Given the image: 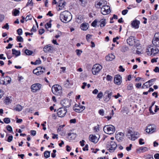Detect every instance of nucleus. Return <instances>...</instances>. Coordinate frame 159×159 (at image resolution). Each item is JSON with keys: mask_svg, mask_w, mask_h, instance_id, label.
<instances>
[{"mask_svg": "<svg viewBox=\"0 0 159 159\" xmlns=\"http://www.w3.org/2000/svg\"><path fill=\"white\" fill-rule=\"evenodd\" d=\"M75 52L76 53L77 55L78 56H80L82 52V51L79 49H76L75 50Z\"/></svg>", "mask_w": 159, "mask_h": 159, "instance_id": "a18cd8bd", "label": "nucleus"}, {"mask_svg": "<svg viewBox=\"0 0 159 159\" xmlns=\"http://www.w3.org/2000/svg\"><path fill=\"white\" fill-rule=\"evenodd\" d=\"M72 19L71 14L67 11H64L60 13V20L64 23L70 21Z\"/></svg>", "mask_w": 159, "mask_h": 159, "instance_id": "f257e3e1", "label": "nucleus"}, {"mask_svg": "<svg viewBox=\"0 0 159 159\" xmlns=\"http://www.w3.org/2000/svg\"><path fill=\"white\" fill-rule=\"evenodd\" d=\"M17 32L18 34L19 35H20L22 34V31L21 29H19L17 30Z\"/></svg>", "mask_w": 159, "mask_h": 159, "instance_id": "6e6d98bb", "label": "nucleus"}, {"mask_svg": "<svg viewBox=\"0 0 159 159\" xmlns=\"http://www.w3.org/2000/svg\"><path fill=\"white\" fill-rule=\"evenodd\" d=\"M3 121L6 124H9L10 122V119L9 118H5L4 119Z\"/></svg>", "mask_w": 159, "mask_h": 159, "instance_id": "79ce46f5", "label": "nucleus"}, {"mask_svg": "<svg viewBox=\"0 0 159 159\" xmlns=\"http://www.w3.org/2000/svg\"><path fill=\"white\" fill-rule=\"evenodd\" d=\"M32 16L30 14L27 15L25 18V20L27 21L31 20L32 19Z\"/></svg>", "mask_w": 159, "mask_h": 159, "instance_id": "09e8293b", "label": "nucleus"}, {"mask_svg": "<svg viewBox=\"0 0 159 159\" xmlns=\"http://www.w3.org/2000/svg\"><path fill=\"white\" fill-rule=\"evenodd\" d=\"M53 48L50 44L48 45L45 46L43 48V50L45 52H51L53 50Z\"/></svg>", "mask_w": 159, "mask_h": 159, "instance_id": "2eb2a0df", "label": "nucleus"}, {"mask_svg": "<svg viewBox=\"0 0 159 159\" xmlns=\"http://www.w3.org/2000/svg\"><path fill=\"white\" fill-rule=\"evenodd\" d=\"M110 12V7L108 6L104 5L101 8V12L103 15H107Z\"/></svg>", "mask_w": 159, "mask_h": 159, "instance_id": "9b49d317", "label": "nucleus"}, {"mask_svg": "<svg viewBox=\"0 0 159 159\" xmlns=\"http://www.w3.org/2000/svg\"><path fill=\"white\" fill-rule=\"evenodd\" d=\"M66 130L65 128L64 130L63 129L60 130V135L61 136H64L65 135L66 133Z\"/></svg>", "mask_w": 159, "mask_h": 159, "instance_id": "c03bdc74", "label": "nucleus"}, {"mask_svg": "<svg viewBox=\"0 0 159 159\" xmlns=\"http://www.w3.org/2000/svg\"><path fill=\"white\" fill-rule=\"evenodd\" d=\"M41 86L42 85L40 84L36 83L33 84L31 87L32 92L33 93L36 92L41 89Z\"/></svg>", "mask_w": 159, "mask_h": 159, "instance_id": "9d476101", "label": "nucleus"}, {"mask_svg": "<svg viewBox=\"0 0 159 159\" xmlns=\"http://www.w3.org/2000/svg\"><path fill=\"white\" fill-rule=\"evenodd\" d=\"M159 33H156L152 40L153 45L157 47H159Z\"/></svg>", "mask_w": 159, "mask_h": 159, "instance_id": "6e6552de", "label": "nucleus"}, {"mask_svg": "<svg viewBox=\"0 0 159 159\" xmlns=\"http://www.w3.org/2000/svg\"><path fill=\"white\" fill-rule=\"evenodd\" d=\"M44 157L48 158L50 156V152L48 151H45L44 153Z\"/></svg>", "mask_w": 159, "mask_h": 159, "instance_id": "c9c22d12", "label": "nucleus"}, {"mask_svg": "<svg viewBox=\"0 0 159 159\" xmlns=\"http://www.w3.org/2000/svg\"><path fill=\"white\" fill-rule=\"evenodd\" d=\"M89 138L90 141L94 143H96L98 141V137L95 135H90Z\"/></svg>", "mask_w": 159, "mask_h": 159, "instance_id": "6ab92c4d", "label": "nucleus"}, {"mask_svg": "<svg viewBox=\"0 0 159 159\" xmlns=\"http://www.w3.org/2000/svg\"><path fill=\"white\" fill-rule=\"evenodd\" d=\"M12 54L17 57L20 55V51H17L15 49H12Z\"/></svg>", "mask_w": 159, "mask_h": 159, "instance_id": "bb28decb", "label": "nucleus"}, {"mask_svg": "<svg viewBox=\"0 0 159 159\" xmlns=\"http://www.w3.org/2000/svg\"><path fill=\"white\" fill-rule=\"evenodd\" d=\"M98 113L99 114L102 116H103L104 115V111L103 109H100L99 110Z\"/></svg>", "mask_w": 159, "mask_h": 159, "instance_id": "5fc2aeb1", "label": "nucleus"}, {"mask_svg": "<svg viewBox=\"0 0 159 159\" xmlns=\"http://www.w3.org/2000/svg\"><path fill=\"white\" fill-rule=\"evenodd\" d=\"M67 112L66 109L65 107H60V117H64Z\"/></svg>", "mask_w": 159, "mask_h": 159, "instance_id": "412c9836", "label": "nucleus"}, {"mask_svg": "<svg viewBox=\"0 0 159 159\" xmlns=\"http://www.w3.org/2000/svg\"><path fill=\"white\" fill-rule=\"evenodd\" d=\"M13 139V136L12 135L9 136L7 138V141L8 142H11Z\"/></svg>", "mask_w": 159, "mask_h": 159, "instance_id": "603ef678", "label": "nucleus"}, {"mask_svg": "<svg viewBox=\"0 0 159 159\" xmlns=\"http://www.w3.org/2000/svg\"><path fill=\"white\" fill-rule=\"evenodd\" d=\"M32 0H28V2L27 3L26 7H28V6H32L33 5V2H32Z\"/></svg>", "mask_w": 159, "mask_h": 159, "instance_id": "e433bc0d", "label": "nucleus"}, {"mask_svg": "<svg viewBox=\"0 0 159 159\" xmlns=\"http://www.w3.org/2000/svg\"><path fill=\"white\" fill-rule=\"evenodd\" d=\"M11 98L12 97L11 96L6 97L3 101L7 105H9L12 101Z\"/></svg>", "mask_w": 159, "mask_h": 159, "instance_id": "4be33fe9", "label": "nucleus"}, {"mask_svg": "<svg viewBox=\"0 0 159 159\" xmlns=\"http://www.w3.org/2000/svg\"><path fill=\"white\" fill-rule=\"evenodd\" d=\"M76 137V134L73 133H69L68 134V138L70 140H73Z\"/></svg>", "mask_w": 159, "mask_h": 159, "instance_id": "a878e982", "label": "nucleus"}, {"mask_svg": "<svg viewBox=\"0 0 159 159\" xmlns=\"http://www.w3.org/2000/svg\"><path fill=\"white\" fill-rule=\"evenodd\" d=\"M50 21L49 22H48L45 25V26L46 29H47L48 28H50L51 27L52 24Z\"/></svg>", "mask_w": 159, "mask_h": 159, "instance_id": "58836bf2", "label": "nucleus"}, {"mask_svg": "<svg viewBox=\"0 0 159 159\" xmlns=\"http://www.w3.org/2000/svg\"><path fill=\"white\" fill-rule=\"evenodd\" d=\"M116 147L117 144L116 143L113 141L108 143L107 145V148L110 152L113 151L116 149Z\"/></svg>", "mask_w": 159, "mask_h": 159, "instance_id": "423d86ee", "label": "nucleus"}, {"mask_svg": "<svg viewBox=\"0 0 159 159\" xmlns=\"http://www.w3.org/2000/svg\"><path fill=\"white\" fill-rule=\"evenodd\" d=\"M81 5L82 6H84L86 3L87 0H79Z\"/></svg>", "mask_w": 159, "mask_h": 159, "instance_id": "a19ab883", "label": "nucleus"}, {"mask_svg": "<svg viewBox=\"0 0 159 159\" xmlns=\"http://www.w3.org/2000/svg\"><path fill=\"white\" fill-rule=\"evenodd\" d=\"M148 150V148L146 147H141L137 150V151L139 152H145Z\"/></svg>", "mask_w": 159, "mask_h": 159, "instance_id": "393cba45", "label": "nucleus"}, {"mask_svg": "<svg viewBox=\"0 0 159 159\" xmlns=\"http://www.w3.org/2000/svg\"><path fill=\"white\" fill-rule=\"evenodd\" d=\"M157 47L152 45L148 46L146 51L147 55L149 56L152 55L153 56H155L156 54L158 53L159 51V49Z\"/></svg>", "mask_w": 159, "mask_h": 159, "instance_id": "f03ea898", "label": "nucleus"}, {"mask_svg": "<svg viewBox=\"0 0 159 159\" xmlns=\"http://www.w3.org/2000/svg\"><path fill=\"white\" fill-rule=\"evenodd\" d=\"M25 53L26 55H31L33 54V52L31 50L26 49L25 50Z\"/></svg>", "mask_w": 159, "mask_h": 159, "instance_id": "2f4dec72", "label": "nucleus"}, {"mask_svg": "<svg viewBox=\"0 0 159 159\" xmlns=\"http://www.w3.org/2000/svg\"><path fill=\"white\" fill-rule=\"evenodd\" d=\"M145 87H146V88H147L150 87L149 86V83L148 82V81L143 84V85L142 86V88L143 89H144L145 88Z\"/></svg>", "mask_w": 159, "mask_h": 159, "instance_id": "37998d69", "label": "nucleus"}, {"mask_svg": "<svg viewBox=\"0 0 159 159\" xmlns=\"http://www.w3.org/2000/svg\"><path fill=\"white\" fill-rule=\"evenodd\" d=\"M156 129V126L155 125H150L147 127L146 129V132L148 134H151L155 131Z\"/></svg>", "mask_w": 159, "mask_h": 159, "instance_id": "f8f14e48", "label": "nucleus"}, {"mask_svg": "<svg viewBox=\"0 0 159 159\" xmlns=\"http://www.w3.org/2000/svg\"><path fill=\"white\" fill-rule=\"evenodd\" d=\"M97 25H98V20H97L95 19L94 20L92 23L91 25L92 26L94 27H96Z\"/></svg>", "mask_w": 159, "mask_h": 159, "instance_id": "473e14b6", "label": "nucleus"}, {"mask_svg": "<svg viewBox=\"0 0 159 159\" xmlns=\"http://www.w3.org/2000/svg\"><path fill=\"white\" fill-rule=\"evenodd\" d=\"M41 63V61L40 60H37L34 62V64L35 65L39 64Z\"/></svg>", "mask_w": 159, "mask_h": 159, "instance_id": "4d7b16f0", "label": "nucleus"}, {"mask_svg": "<svg viewBox=\"0 0 159 159\" xmlns=\"http://www.w3.org/2000/svg\"><path fill=\"white\" fill-rule=\"evenodd\" d=\"M156 79L155 78L152 79L148 81V82L149 84V86H151L153 85L154 82L156 81Z\"/></svg>", "mask_w": 159, "mask_h": 159, "instance_id": "72a5a7b5", "label": "nucleus"}, {"mask_svg": "<svg viewBox=\"0 0 159 159\" xmlns=\"http://www.w3.org/2000/svg\"><path fill=\"white\" fill-rule=\"evenodd\" d=\"M113 77L109 75H107V76L106 80L108 81H111L112 80Z\"/></svg>", "mask_w": 159, "mask_h": 159, "instance_id": "de8ad7c7", "label": "nucleus"}, {"mask_svg": "<svg viewBox=\"0 0 159 159\" xmlns=\"http://www.w3.org/2000/svg\"><path fill=\"white\" fill-rule=\"evenodd\" d=\"M103 93L102 92H100L98 94L96 98H99L101 99L102 98L103 96Z\"/></svg>", "mask_w": 159, "mask_h": 159, "instance_id": "49530a36", "label": "nucleus"}, {"mask_svg": "<svg viewBox=\"0 0 159 159\" xmlns=\"http://www.w3.org/2000/svg\"><path fill=\"white\" fill-rule=\"evenodd\" d=\"M12 13L13 16H16L19 15L20 11L16 9H15L13 10Z\"/></svg>", "mask_w": 159, "mask_h": 159, "instance_id": "c756f323", "label": "nucleus"}, {"mask_svg": "<svg viewBox=\"0 0 159 159\" xmlns=\"http://www.w3.org/2000/svg\"><path fill=\"white\" fill-rule=\"evenodd\" d=\"M127 89L128 90H131L133 88V85L132 83H129L127 87Z\"/></svg>", "mask_w": 159, "mask_h": 159, "instance_id": "4c0bfd02", "label": "nucleus"}, {"mask_svg": "<svg viewBox=\"0 0 159 159\" xmlns=\"http://www.w3.org/2000/svg\"><path fill=\"white\" fill-rule=\"evenodd\" d=\"M103 129L106 133L109 134H113L115 131V127L112 125H105Z\"/></svg>", "mask_w": 159, "mask_h": 159, "instance_id": "20e7f679", "label": "nucleus"}, {"mask_svg": "<svg viewBox=\"0 0 159 159\" xmlns=\"http://www.w3.org/2000/svg\"><path fill=\"white\" fill-rule=\"evenodd\" d=\"M44 71L45 69L43 68L42 67H41V69H40V70H39V75H40L43 74Z\"/></svg>", "mask_w": 159, "mask_h": 159, "instance_id": "8fccbe9b", "label": "nucleus"}, {"mask_svg": "<svg viewBox=\"0 0 159 159\" xmlns=\"http://www.w3.org/2000/svg\"><path fill=\"white\" fill-rule=\"evenodd\" d=\"M44 31H45L44 29H40L39 31V34H42L44 32Z\"/></svg>", "mask_w": 159, "mask_h": 159, "instance_id": "0e129e2a", "label": "nucleus"}, {"mask_svg": "<svg viewBox=\"0 0 159 159\" xmlns=\"http://www.w3.org/2000/svg\"><path fill=\"white\" fill-rule=\"evenodd\" d=\"M60 10L63 8L65 6L66 2L63 0H60Z\"/></svg>", "mask_w": 159, "mask_h": 159, "instance_id": "cd10ccee", "label": "nucleus"}, {"mask_svg": "<svg viewBox=\"0 0 159 159\" xmlns=\"http://www.w3.org/2000/svg\"><path fill=\"white\" fill-rule=\"evenodd\" d=\"M17 41L18 42H23V39L22 37L20 36H17L16 37Z\"/></svg>", "mask_w": 159, "mask_h": 159, "instance_id": "ea45409f", "label": "nucleus"}, {"mask_svg": "<svg viewBox=\"0 0 159 159\" xmlns=\"http://www.w3.org/2000/svg\"><path fill=\"white\" fill-rule=\"evenodd\" d=\"M127 43L130 46H132L134 43V37L132 36L129 37L127 40Z\"/></svg>", "mask_w": 159, "mask_h": 159, "instance_id": "a211bd4d", "label": "nucleus"}, {"mask_svg": "<svg viewBox=\"0 0 159 159\" xmlns=\"http://www.w3.org/2000/svg\"><path fill=\"white\" fill-rule=\"evenodd\" d=\"M143 140V139H140L139 141V144L140 145H143L145 143L144 142H143L142 141Z\"/></svg>", "mask_w": 159, "mask_h": 159, "instance_id": "69168bd1", "label": "nucleus"}, {"mask_svg": "<svg viewBox=\"0 0 159 159\" xmlns=\"http://www.w3.org/2000/svg\"><path fill=\"white\" fill-rule=\"evenodd\" d=\"M105 93H107V95L106 96V97H107L108 98H109V99H111V97L112 96L113 93L111 92H110L109 91H106L105 92Z\"/></svg>", "mask_w": 159, "mask_h": 159, "instance_id": "c85d7f7f", "label": "nucleus"}, {"mask_svg": "<svg viewBox=\"0 0 159 159\" xmlns=\"http://www.w3.org/2000/svg\"><path fill=\"white\" fill-rule=\"evenodd\" d=\"M59 85L56 84L54 85L52 88V91L53 94L56 95H58L60 92L58 88L59 87Z\"/></svg>", "mask_w": 159, "mask_h": 159, "instance_id": "4468645a", "label": "nucleus"}, {"mask_svg": "<svg viewBox=\"0 0 159 159\" xmlns=\"http://www.w3.org/2000/svg\"><path fill=\"white\" fill-rule=\"evenodd\" d=\"M3 79L0 81V84L6 85L10 84L11 81V78L8 76L3 77Z\"/></svg>", "mask_w": 159, "mask_h": 159, "instance_id": "1a4fd4ad", "label": "nucleus"}, {"mask_svg": "<svg viewBox=\"0 0 159 159\" xmlns=\"http://www.w3.org/2000/svg\"><path fill=\"white\" fill-rule=\"evenodd\" d=\"M85 109V107L81 105L80 103L75 104L73 107V110L75 112L80 113L83 111Z\"/></svg>", "mask_w": 159, "mask_h": 159, "instance_id": "0eeeda50", "label": "nucleus"}, {"mask_svg": "<svg viewBox=\"0 0 159 159\" xmlns=\"http://www.w3.org/2000/svg\"><path fill=\"white\" fill-rule=\"evenodd\" d=\"M60 104L63 106L62 107H67L69 106V100L67 99H64L62 100L60 102Z\"/></svg>", "mask_w": 159, "mask_h": 159, "instance_id": "f3484780", "label": "nucleus"}, {"mask_svg": "<svg viewBox=\"0 0 159 159\" xmlns=\"http://www.w3.org/2000/svg\"><path fill=\"white\" fill-rule=\"evenodd\" d=\"M66 69V67H60V73L61 72H62L63 73L65 72Z\"/></svg>", "mask_w": 159, "mask_h": 159, "instance_id": "bf43d9fd", "label": "nucleus"}, {"mask_svg": "<svg viewBox=\"0 0 159 159\" xmlns=\"http://www.w3.org/2000/svg\"><path fill=\"white\" fill-rule=\"evenodd\" d=\"M140 22L139 21L135 20L131 23L132 27L135 29H138L139 28Z\"/></svg>", "mask_w": 159, "mask_h": 159, "instance_id": "dca6fc26", "label": "nucleus"}, {"mask_svg": "<svg viewBox=\"0 0 159 159\" xmlns=\"http://www.w3.org/2000/svg\"><path fill=\"white\" fill-rule=\"evenodd\" d=\"M31 134L33 136H35L36 134V131L35 130H32L30 131Z\"/></svg>", "mask_w": 159, "mask_h": 159, "instance_id": "680f3d73", "label": "nucleus"}, {"mask_svg": "<svg viewBox=\"0 0 159 159\" xmlns=\"http://www.w3.org/2000/svg\"><path fill=\"white\" fill-rule=\"evenodd\" d=\"M154 157L156 159H159V154H155L154 155Z\"/></svg>", "mask_w": 159, "mask_h": 159, "instance_id": "774afa93", "label": "nucleus"}, {"mask_svg": "<svg viewBox=\"0 0 159 159\" xmlns=\"http://www.w3.org/2000/svg\"><path fill=\"white\" fill-rule=\"evenodd\" d=\"M89 27V24L86 23H84L81 24L80 28L83 30H87Z\"/></svg>", "mask_w": 159, "mask_h": 159, "instance_id": "b1692460", "label": "nucleus"}, {"mask_svg": "<svg viewBox=\"0 0 159 159\" xmlns=\"http://www.w3.org/2000/svg\"><path fill=\"white\" fill-rule=\"evenodd\" d=\"M106 24V20L104 19H102L100 20H98V26H100L101 28H102Z\"/></svg>", "mask_w": 159, "mask_h": 159, "instance_id": "5701e85b", "label": "nucleus"}, {"mask_svg": "<svg viewBox=\"0 0 159 159\" xmlns=\"http://www.w3.org/2000/svg\"><path fill=\"white\" fill-rule=\"evenodd\" d=\"M40 69H41V67H38L36 68V69H34L33 70V73L34 74H36L37 72V71L39 70Z\"/></svg>", "mask_w": 159, "mask_h": 159, "instance_id": "3c124183", "label": "nucleus"}, {"mask_svg": "<svg viewBox=\"0 0 159 159\" xmlns=\"http://www.w3.org/2000/svg\"><path fill=\"white\" fill-rule=\"evenodd\" d=\"M102 67L100 65L96 64L94 65L92 68V70L93 74L94 75L98 74L102 69Z\"/></svg>", "mask_w": 159, "mask_h": 159, "instance_id": "39448f33", "label": "nucleus"}, {"mask_svg": "<svg viewBox=\"0 0 159 159\" xmlns=\"http://www.w3.org/2000/svg\"><path fill=\"white\" fill-rule=\"evenodd\" d=\"M153 71L155 72H159V68L158 67L156 66L155 67V69L153 70Z\"/></svg>", "mask_w": 159, "mask_h": 159, "instance_id": "338daca9", "label": "nucleus"}, {"mask_svg": "<svg viewBox=\"0 0 159 159\" xmlns=\"http://www.w3.org/2000/svg\"><path fill=\"white\" fill-rule=\"evenodd\" d=\"M116 138L119 142H120L122 141L123 139V137L119 135V134H117L116 136Z\"/></svg>", "mask_w": 159, "mask_h": 159, "instance_id": "f704fd0d", "label": "nucleus"}, {"mask_svg": "<svg viewBox=\"0 0 159 159\" xmlns=\"http://www.w3.org/2000/svg\"><path fill=\"white\" fill-rule=\"evenodd\" d=\"M121 77L120 75H116L114 78V82L115 84L119 85L122 82Z\"/></svg>", "mask_w": 159, "mask_h": 159, "instance_id": "ddd939ff", "label": "nucleus"}, {"mask_svg": "<svg viewBox=\"0 0 159 159\" xmlns=\"http://www.w3.org/2000/svg\"><path fill=\"white\" fill-rule=\"evenodd\" d=\"M119 71L122 72H124L125 70L123 68V67L121 66H120L119 67Z\"/></svg>", "mask_w": 159, "mask_h": 159, "instance_id": "e2e57ef3", "label": "nucleus"}, {"mask_svg": "<svg viewBox=\"0 0 159 159\" xmlns=\"http://www.w3.org/2000/svg\"><path fill=\"white\" fill-rule=\"evenodd\" d=\"M22 107L20 105H18L14 109V110L16 111H20L22 110Z\"/></svg>", "mask_w": 159, "mask_h": 159, "instance_id": "7c9ffc66", "label": "nucleus"}, {"mask_svg": "<svg viewBox=\"0 0 159 159\" xmlns=\"http://www.w3.org/2000/svg\"><path fill=\"white\" fill-rule=\"evenodd\" d=\"M7 130L10 132H11L12 131V127L9 125H8L7 126Z\"/></svg>", "mask_w": 159, "mask_h": 159, "instance_id": "864d4df0", "label": "nucleus"}, {"mask_svg": "<svg viewBox=\"0 0 159 159\" xmlns=\"http://www.w3.org/2000/svg\"><path fill=\"white\" fill-rule=\"evenodd\" d=\"M127 136L129 139L132 141H134L139 137V134L137 131H133L129 129L128 131Z\"/></svg>", "mask_w": 159, "mask_h": 159, "instance_id": "7ed1b4c3", "label": "nucleus"}, {"mask_svg": "<svg viewBox=\"0 0 159 159\" xmlns=\"http://www.w3.org/2000/svg\"><path fill=\"white\" fill-rule=\"evenodd\" d=\"M115 58V56L113 54H109L106 56L105 59L107 61H111Z\"/></svg>", "mask_w": 159, "mask_h": 159, "instance_id": "aec40b11", "label": "nucleus"}, {"mask_svg": "<svg viewBox=\"0 0 159 159\" xmlns=\"http://www.w3.org/2000/svg\"><path fill=\"white\" fill-rule=\"evenodd\" d=\"M9 25L8 23H6V24L2 27L3 28L7 30H8L9 28Z\"/></svg>", "mask_w": 159, "mask_h": 159, "instance_id": "052dcab7", "label": "nucleus"}, {"mask_svg": "<svg viewBox=\"0 0 159 159\" xmlns=\"http://www.w3.org/2000/svg\"><path fill=\"white\" fill-rule=\"evenodd\" d=\"M128 11L127 9H125L122 11V14L123 15H125L128 12Z\"/></svg>", "mask_w": 159, "mask_h": 159, "instance_id": "13d9d810", "label": "nucleus"}]
</instances>
